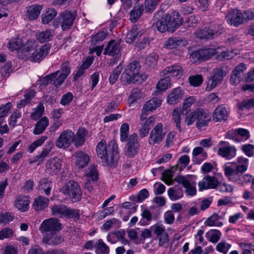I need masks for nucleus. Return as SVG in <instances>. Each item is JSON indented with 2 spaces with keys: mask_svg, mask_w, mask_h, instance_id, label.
<instances>
[{
  "mask_svg": "<svg viewBox=\"0 0 254 254\" xmlns=\"http://www.w3.org/2000/svg\"><path fill=\"white\" fill-rule=\"evenodd\" d=\"M60 70H58L54 73L45 76L41 79V84L44 86L47 85L49 84H52L57 87L60 86V85H56L55 84V83L57 82L56 80L58 78L57 76Z\"/></svg>",
  "mask_w": 254,
  "mask_h": 254,
  "instance_id": "obj_47",
  "label": "nucleus"
},
{
  "mask_svg": "<svg viewBox=\"0 0 254 254\" xmlns=\"http://www.w3.org/2000/svg\"><path fill=\"white\" fill-rule=\"evenodd\" d=\"M192 161L197 164H200L207 157L206 152L201 147L194 148L192 151Z\"/></svg>",
  "mask_w": 254,
  "mask_h": 254,
  "instance_id": "obj_30",
  "label": "nucleus"
},
{
  "mask_svg": "<svg viewBox=\"0 0 254 254\" xmlns=\"http://www.w3.org/2000/svg\"><path fill=\"white\" fill-rule=\"evenodd\" d=\"M139 147L137 135L135 133L131 134L127 140L125 155L128 158L135 157L138 153Z\"/></svg>",
  "mask_w": 254,
  "mask_h": 254,
  "instance_id": "obj_10",
  "label": "nucleus"
},
{
  "mask_svg": "<svg viewBox=\"0 0 254 254\" xmlns=\"http://www.w3.org/2000/svg\"><path fill=\"white\" fill-rule=\"evenodd\" d=\"M218 53L217 49L214 48L200 49L194 51L191 55L190 59L192 62L195 63L199 61L207 60Z\"/></svg>",
  "mask_w": 254,
  "mask_h": 254,
  "instance_id": "obj_12",
  "label": "nucleus"
},
{
  "mask_svg": "<svg viewBox=\"0 0 254 254\" xmlns=\"http://www.w3.org/2000/svg\"><path fill=\"white\" fill-rule=\"evenodd\" d=\"M160 0H144V8L145 12H152L156 8Z\"/></svg>",
  "mask_w": 254,
  "mask_h": 254,
  "instance_id": "obj_54",
  "label": "nucleus"
},
{
  "mask_svg": "<svg viewBox=\"0 0 254 254\" xmlns=\"http://www.w3.org/2000/svg\"><path fill=\"white\" fill-rule=\"evenodd\" d=\"M199 112V108L189 113L185 119V122L188 126L192 125L195 121L197 122V117Z\"/></svg>",
  "mask_w": 254,
  "mask_h": 254,
  "instance_id": "obj_58",
  "label": "nucleus"
},
{
  "mask_svg": "<svg viewBox=\"0 0 254 254\" xmlns=\"http://www.w3.org/2000/svg\"><path fill=\"white\" fill-rule=\"evenodd\" d=\"M189 83L194 87L199 86L203 82V78L200 74L190 76L189 77Z\"/></svg>",
  "mask_w": 254,
  "mask_h": 254,
  "instance_id": "obj_57",
  "label": "nucleus"
},
{
  "mask_svg": "<svg viewBox=\"0 0 254 254\" xmlns=\"http://www.w3.org/2000/svg\"><path fill=\"white\" fill-rule=\"evenodd\" d=\"M49 199L43 196H39L34 199L33 208L36 211L42 210L48 205Z\"/></svg>",
  "mask_w": 254,
  "mask_h": 254,
  "instance_id": "obj_36",
  "label": "nucleus"
},
{
  "mask_svg": "<svg viewBox=\"0 0 254 254\" xmlns=\"http://www.w3.org/2000/svg\"><path fill=\"white\" fill-rule=\"evenodd\" d=\"M141 65L137 61H133L129 64L126 67L124 72L121 76V81L123 84L134 83L142 78L143 75L140 73Z\"/></svg>",
  "mask_w": 254,
  "mask_h": 254,
  "instance_id": "obj_4",
  "label": "nucleus"
},
{
  "mask_svg": "<svg viewBox=\"0 0 254 254\" xmlns=\"http://www.w3.org/2000/svg\"><path fill=\"white\" fill-rule=\"evenodd\" d=\"M228 117V113L225 107L222 105L218 106L214 110L213 114V121L220 122L226 120Z\"/></svg>",
  "mask_w": 254,
  "mask_h": 254,
  "instance_id": "obj_32",
  "label": "nucleus"
},
{
  "mask_svg": "<svg viewBox=\"0 0 254 254\" xmlns=\"http://www.w3.org/2000/svg\"><path fill=\"white\" fill-rule=\"evenodd\" d=\"M120 44L119 42L111 40L104 49V55L118 57L120 55Z\"/></svg>",
  "mask_w": 254,
  "mask_h": 254,
  "instance_id": "obj_21",
  "label": "nucleus"
},
{
  "mask_svg": "<svg viewBox=\"0 0 254 254\" xmlns=\"http://www.w3.org/2000/svg\"><path fill=\"white\" fill-rule=\"evenodd\" d=\"M144 9V8L142 4L134 6L129 13L130 21L133 23L137 21L142 14Z\"/></svg>",
  "mask_w": 254,
  "mask_h": 254,
  "instance_id": "obj_40",
  "label": "nucleus"
},
{
  "mask_svg": "<svg viewBox=\"0 0 254 254\" xmlns=\"http://www.w3.org/2000/svg\"><path fill=\"white\" fill-rule=\"evenodd\" d=\"M75 166L78 169H82L86 167L89 161V156L86 153L82 151H77L75 153Z\"/></svg>",
  "mask_w": 254,
  "mask_h": 254,
  "instance_id": "obj_28",
  "label": "nucleus"
},
{
  "mask_svg": "<svg viewBox=\"0 0 254 254\" xmlns=\"http://www.w3.org/2000/svg\"><path fill=\"white\" fill-rule=\"evenodd\" d=\"M183 71L182 66L179 64H175L166 67L161 72V74L169 78L170 77H174L182 75Z\"/></svg>",
  "mask_w": 254,
  "mask_h": 254,
  "instance_id": "obj_24",
  "label": "nucleus"
},
{
  "mask_svg": "<svg viewBox=\"0 0 254 254\" xmlns=\"http://www.w3.org/2000/svg\"><path fill=\"white\" fill-rule=\"evenodd\" d=\"M92 64L90 60H86L78 68L75 73L73 74V81H76L78 78L83 76L85 70L88 69Z\"/></svg>",
  "mask_w": 254,
  "mask_h": 254,
  "instance_id": "obj_39",
  "label": "nucleus"
},
{
  "mask_svg": "<svg viewBox=\"0 0 254 254\" xmlns=\"http://www.w3.org/2000/svg\"><path fill=\"white\" fill-rule=\"evenodd\" d=\"M238 108L241 111L245 109H250L254 107V98L245 99L239 103L238 105Z\"/></svg>",
  "mask_w": 254,
  "mask_h": 254,
  "instance_id": "obj_55",
  "label": "nucleus"
},
{
  "mask_svg": "<svg viewBox=\"0 0 254 254\" xmlns=\"http://www.w3.org/2000/svg\"><path fill=\"white\" fill-rule=\"evenodd\" d=\"M62 241L63 240L60 237H52L51 235H46L42 239L43 243L49 245L56 246L61 243Z\"/></svg>",
  "mask_w": 254,
  "mask_h": 254,
  "instance_id": "obj_50",
  "label": "nucleus"
},
{
  "mask_svg": "<svg viewBox=\"0 0 254 254\" xmlns=\"http://www.w3.org/2000/svg\"><path fill=\"white\" fill-rule=\"evenodd\" d=\"M62 229L60 221L55 218L44 220L40 225L39 230L43 234L49 232L51 235L56 234Z\"/></svg>",
  "mask_w": 254,
  "mask_h": 254,
  "instance_id": "obj_8",
  "label": "nucleus"
},
{
  "mask_svg": "<svg viewBox=\"0 0 254 254\" xmlns=\"http://www.w3.org/2000/svg\"><path fill=\"white\" fill-rule=\"evenodd\" d=\"M184 117V114L182 111L175 108L174 109L172 113V119L175 123L177 129L180 132L182 131L181 127V120Z\"/></svg>",
  "mask_w": 254,
  "mask_h": 254,
  "instance_id": "obj_48",
  "label": "nucleus"
},
{
  "mask_svg": "<svg viewBox=\"0 0 254 254\" xmlns=\"http://www.w3.org/2000/svg\"><path fill=\"white\" fill-rule=\"evenodd\" d=\"M183 95L184 91L181 87L174 88L168 95L167 102L170 105L176 104L182 100Z\"/></svg>",
  "mask_w": 254,
  "mask_h": 254,
  "instance_id": "obj_26",
  "label": "nucleus"
},
{
  "mask_svg": "<svg viewBox=\"0 0 254 254\" xmlns=\"http://www.w3.org/2000/svg\"><path fill=\"white\" fill-rule=\"evenodd\" d=\"M129 131V125L127 123H124L120 128V140L122 142L127 140Z\"/></svg>",
  "mask_w": 254,
  "mask_h": 254,
  "instance_id": "obj_63",
  "label": "nucleus"
},
{
  "mask_svg": "<svg viewBox=\"0 0 254 254\" xmlns=\"http://www.w3.org/2000/svg\"><path fill=\"white\" fill-rule=\"evenodd\" d=\"M23 43L20 38H11L8 42L7 47L9 50L13 51L20 49L23 46Z\"/></svg>",
  "mask_w": 254,
  "mask_h": 254,
  "instance_id": "obj_52",
  "label": "nucleus"
},
{
  "mask_svg": "<svg viewBox=\"0 0 254 254\" xmlns=\"http://www.w3.org/2000/svg\"><path fill=\"white\" fill-rule=\"evenodd\" d=\"M196 127L198 129L206 127L211 121V117L209 114L202 109L199 108V112L197 117Z\"/></svg>",
  "mask_w": 254,
  "mask_h": 254,
  "instance_id": "obj_25",
  "label": "nucleus"
},
{
  "mask_svg": "<svg viewBox=\"0 0 254 254\" xmlns=\"http://www.w3.org/2000/svg\"><path fill=\"white\" fill-rule=\"evenodd\" d=\"M167 193L169 198L172 201H176L182 198L184 195V192L182 188L178 186L170 188L168 191Z\"/></svg>",
  "mask_w": 254,
  "mask_h": 254,
  "instance_id": "obj_31",
  "label": "nucleus"
},
{
  "mask_svg": "<svg viewBox=\"0 0 254 254\" xmlns=\"http://www.w3.org/2000/svg\"><path fill=\"white\" fill-rule=\"evenodd\" d=\"M221 233L216 229H211L205 234V237L209 242L216 243L220 239Z\"/></svg>",
  "mask_w": 254,
  "mask_h": 254,
  "instance_id": "obj_49",
  "label": "nucleus"
},
{
  "mask_svg": "<svg viewBox=\"0 0 254 254\" xmlns=\"http://www.w3.org/2000/svg\"><path fill=\"white\" fill-rule=\"evenodd\" d=\"M75 134L71 130L63 131L59 136L56 141V146L59 148H68L73 142Z\"/></svg>",
  "mask_w": 254,
  "mask_h": 254,
  "instance_id": "obj_11",
  "label": "nucleus"
},
{
  "mask_svg": "<svg viewBox=\"0 0 254 254\" xmlns=\"http://www.w3.org/2000/svg\"><path fill=\"white\" fill-rule=\"evenodd\" d=\"M51 48L50 44H45L38 50L37 49L33 53L30 57V60L33 62L39 63L43 60L48 54Z\"/></svg>",
  "mask_w": 254,
  "mask_h": 254,
  "instance_id": "obj_15",
  "label": "nucleus"
},
{
  "mask_svg": "<svg viewBox=\"0 0 254 254\" xmlns=\"http://www.w3.org/2000/svg\"><path fill=\"white\" fill-rule=\"evenodd\" d=\"M54 36V33L50 29H46L45 31L37 32L36 34L37 40L41 43L51 41Z\"/></svg>",
  "mask_w": 254,
  "mask_h": 254,
  "instance_id": "obj_33",
  "label": "nucleus"
},
{
  "mask_svg": "<svg viewBox=\"0 0 254 254\" xmlns=\"http://www.w3.org/2000/svg\"><path fill=\"white\" fill-rule=\"evenodd\" d=\"M29 198L30 197L27 195H19L14 201V205L19 210L22 212L26 211L29 209Z\"/></svg>",
  "mask_w": 254,
  "mask_h": 254,
  "instance_id": "obj_27",
  "label": "nucleus"
},
{
  "mask_svg": "<svg viewBox=\"0 0 254 254\" xmlns=\"http://www.w3.org/2000/svg\"><path fill=\"white\" fill-rule=\"evenodd\" d=\"M217 153L223 158L231 159L236 155V149L233 146L226 145L219 147Z\"/></svg>",
  "mask_w": 254,
  "mask_h": 254,
  "instance_id": "obj_29",
  "label": "nucleus"
},
{
  "mask_svg": "<svg viewBox=\"0 0 254 254\" xmlns=\"http://www.w3.org/2000/svg\"><path fill=\"white\" fill-rule=\"evenodd\" d=\"M166 134L163 131V126L161 123H158L151 130L149 137V144L154 145L161 142Z\"/></svg>",
  "mask_w": 254,
  "mask_h": 254,
  "instance_id": "obj_13",
  "label": "nucleus"
},
{
  "mask_svg": "<svg viewBox=\"0 0 254 254\" xmlns=\"http://www.w3.org/2000/svg\"><path fill=\"white\" fill-rule=\"evenodd\" d=\"M158 56L155 53H152L147 57L145 65L146 67L148 68H154L157 65Z\"/></svg>",
  "mask_w": 254,
  "mask_h": 254,
  "instance_id": "obj_51",
  "label": "nucleus"
},
{
  "mask_svg": "<svg viewBox=\"0 0 254 254\" xmlns=\"http://www.w3.org/2000/svg\"><path fill=\"white\" fill-rule=\"evenodd\" d=\"M222 218L223 217L222 216L219 215L217 213H213L211 216L207 218L204 222V225L210 227H221L223 226V223L222 222L219 221V220Z\"/></svg>",
  "mask_w": 254,
  "mask_h": 254,
  "instance_id": "obj_38",
  "label": "nucleus"
},
{
  "mask_svg": "<svg viewBox=\"0 0 254 254\" xmlns=\"http://www.w3.org/2000/svg\"><path fill=\"white\" fill-rule=\"evenodd\" d=\"M247 69V65L244 63H241L237 65L231 73L230 82L232 85L238 84L241 79L244 71Z\"/></svg>",
  "mask_w": 254,
  "mask_h": 254,
  "instance_id": "obj_20",
  "label": "nucleus"
},
{
  "mask_svg": "<svg viewBox=\"0 0 254 254\" xmlns=\"http://www.w3.org/2000/svg\"><path fill=\"white\" fill-rule=\"evenodd\" d=\"M192 175L177 176L175 178V181L182 184L186 189V192L189 195L193 196L196 194V183L191 181Z\"/></svg>",
  "mask_w": 254,
  "mask_h": 254,
  "instance_id": "obj_9",
  "label": "nucleus"
},
{
  "mask_svg": "<svg viewBox=\"0 0 254 254\" xmlns=\"http://www.w3.org/2000/svg\"><path fill=\"white\" fill-rule=\"evenodd\" d=\"M61 72L58 73L57 82L55 83L56 85H61L64 80L70 74L71 72V66L70 63L67 61L63 62L61 66Z\"/></svg>",
  "mask_w": 254,
  "mask_h": 254,
  "instance_id": "obj_23",
  "label": "nucleus"
},
{
  "mask_svg": "<svg viewBox=\"0 0 254 254\" xmlns=\"http://www.w3.org/2000/svg\"><path fill=\"white\" fill-rule=\"evenodd\" d=\"M225 75V72L222 68L214 69L212 75L208 80L206 89L209 91L215 88L218 83L222 81Z\"/></svg>",
  "mask_w": 254,
  "mask_h": 254,
  "instance_id": "obj_14",
  "label": "nucleus"
},
{
  "mask_svg": "<svg viewBox=\"0 0 254 254\" xmlns=\"http://www.w3.org/2000/svg\"><path fill=\"white\" fill-rule=\"evenodd\" d=\"M64 195L71 198L72 202L79 201L82 196V191L77 182L69 181L61 190Z\"/></svg>",
  "mask_w": 254,
  "mask_h": 254,
  "instance_id": "obj_6",
  "label": "nucleus"
},
{
  "mask_svg": "<svg viewBox=\"0 0 254 254\" xmlns=\"http://www.w3.org/2000/svg\"><path fill=\"white\" fill-rule=\"evenodd\" d=\"M154 233L157 236H161L163 234L165 233V229L163 225L156 224L150 227Z\"/></svg>",
  "mask_w": 254,
  "mask_h": 254,
  "instance_id": "obj_64",
  "label": "nucleus"
},
{
  "mask_svg": "<svg viewBox=\"0 0 254 254\" xmlns=\"http://www.w3.org/2000/svg\"><path fill=\"white\" fill-rule=\"evenodd\" d=\"M52 185V181L48 178L41 179L39 182V190H43L47 195L50 194L51 187Z\"/></svg>",
  "mask_w": 254,
  "mask_h": 254,
  "instance_id": "obj_44",
  "label": "nucleus"
},
{
  "mask_svg": "<svg viewBox=\"0 0 254 254\" xmlns=\"http://www.w3.org/2000/svg\"><path fill=\"white\" fill-rule=\"evenodd\" d=\"M187 40L176 37H171L168 39L164 44V48L168 49H177L184 47L188 44Z\"/></svg>",
  "mask_w": 254,
  "mask_h": 254,
  "instance_id": "obj_22",
  "label": "nucleus"
},
{
  "mask_svg": "<svg viewBox=\"0 0 254 254\" xmlns=\"http://www.w3.org/2000/svg\"><path fill=\"white\" fill-rule=\"evenodd\" d=\"M231 247V244L226 243L225 241H221L216 245V250L220 253L226 254Z\"/></svg>",
  "mask_w": 254,
  "mask_h": 254,
  "instance_id": "obj_61",
  "label": "nucleus"
},
{
  "mask_svg": "<svg viewBox=\"0 0 254 254\" xmlns=\"http://www.w3.org/2000/svg\"><path fill=\"white\" fill-rule=\"evenodd\" d=\"M57 14V12L55 9H49L44 14L42 15V23L44 24H48L55 18Z\"/></svg>",
  "mask_w": 254,
  "mask_h": 254,
  "instance_id": "obj_53",
  "label": "nucleus"
},
{
  "mask_svg": "<svg viewBox=\"0 0 254 254\" xmlns=\"http://www.w3.org/2000/svg\"><path fill=\"white\" fill-rule=\"evenodd\" d=\"M226 19L229 24L236 27L244 21L243 14L240 10L238 9H234L230 11L226 16Z\"/></svg>",
  "mask_w": 254,
  "mask_h": 254,
  "instance_id": "obj_19",
  "label": "nucleus"
},
{
  "mask_svg": "<svg viewBox=\"0 0 254 254\" xmlns=\"http://www.w3.org/2000/svg\"><path fill=\"white\" fill-rule=\"evenodd\" d=\"M96 254H109L110 253V248L103 241L102 239H99L96 242L95 245Z\"/></svg>",
  "mask_w": 254,
  "mask_h": 254,
  "instance_id": "obj_45",
  "label": "nucleus"
},
{
  "mask_svg": "<svg viewBox=\"0 0 254 254\" xmlns=\"http://www.w3.org/2000/svg\"><path fill=\"white\" fill-rule=\"evenodd\" d=\"M141 35V31H139L137 27L134 25L127 33L126 36V42L127 43L131 44L140 37Z\"/></svg>",
  "mask_w": 254,
  "mask_h": 254,
  "instance_id": "obj_42",
  "label": "nucleus"
},
{
  "mask_svg": "<svg viewBox=\"0 0 254 254\" xmlns=\"http://www.w3.org/2000/svg\"><path fill=\"white\" fill-rule=\"evenodd\" d=\"M96 152L99 162L104 166L115 168L118 164L120 159L118 145L114 141L107 144L102 139L96 146Z\"/></svg>",
  "mask_w": 254,
  "mask_h": 254,
  "instance_id": "obj_2",
  "label": "nucleus"
},
{
  "mask_svg": "<svg viewBox=\"0 0 254 254\" xmlns=\"http://www.w3.org/2000/svg\"><path fill=\"white\" fill-rule=\"evenodd\" d=\"M87 134L88 131L85 128H79L75 135L73 140L74 146L76 147L81 146L85 142V137Z\"/></svg>",
  "mask_w": 254,
  "mask_h": 254,
  "instance_id": "obj_34",
  "label": "nucleus"
},
{
  "mask_svg": "<svg viewBox=\"0 0 254 254\" xmlns=\"http://www.w3.org/2000/svg\"><path fill=\"white\" fill-rule=\"evenodd\" d=\"M141 216L143 220H141L139 222L141 225H148L152 219V216L150 211L147 209L142 212Z\"/></svg>",
  "mask_w": 254,
  "mask_h": 254,
  "instance_id": "obj_62",
  "label": "nucleus"
},
{
  "mask_svg": "<svg viewBox=\"0 0 254 254\" xmlns=\"http://www.w3.org/2000/svg\"><path fill=\"white\" fill-rule=\"evenodd\" d=\"M76 17L75 11L64 10L58 16L56 20L63 31H67L73 26Z\"/></svg>",
  "mask_w": 254,
  "mask_h": 254,
  "instance_id": "obj_7",
  "label": "nucleus"
},
{
  "mask_svg": "<svg viewBox=\"0 0 254 254\" xmlns=\"http://www.w3.org/2000/svg\"><path fill=\"white\" fill-rule=\"evenodd\" d=\"M42 9V6L41 5L33 4L27 8L26 16L30 20L36 19L40 15Z\"/></svg>",
  "mask_w": 254,
  "mask_h": 254,
  "instance_id": "obj_37",
  "label": "nucleus"
},
{
  "mask_svg": "<svg viewBox=\"0 0 254 254\" xmlns=\"http://www.w3.org/2000/svg\"><path fill=\"white\" fill-rule=\"evenodd\" d=\"M122 67L120 65L117 66L113 71L109 77V82L111 84H114L119 78L122 71Z\"/></svg>",
  "mask_w": 254,
  "mask_h": 254,
  "instance_id": "obj_59",
  "label": "nucleus"
},
{
  "mask_svg": "<svg viewBox=\"0 0 254 254\" xmlns=\"http://www.w3.org/2000/svg\"><path fill=\"white\" fill-rule=\"evenodd\" d=\"M183 18L178 12H174L172 15L164 14L156 22L157 30L163 33L166 31L174 32L183 23Z\"/></svg>",
  "mask_w": 254,
  "mask_h": 254,
  "instance_id": "obj_3",
  "label": "nucleus"
},
{
  "mask_svg": "<svg viewBox=\"0 0 254 254\" xmlns=\"http://www.w3.org/2000/svg\"><path fill=\"white\" fill-rule=\"evenodd\" d=\"M51 151V148L44 147L41 153L33 158L29 159V162L30 164L37 163L38 165L42 163L44 159L48 156Z\"/></svg>",
  "mask_w": 254,
  "mask_h": 254,
  "instance_id": "obj_41",
  "label": "nucleus"
},
{
  "mask_svg": "<svg viewBox=\"0 0 254 254\" xmlns=\"http://www.w3.org/2000/svg\"><path fill=\"white\" fill-rule=\"evenodd\" d=\"M62 162L57 157L50 159L46 163L45 172L51 175H56L61 170Z\"/></svg>",
  "mask_w": 254,
  "mask_h": 254,
  "instance_id": "obj_16",
  "label": "nucleus"
},
{
  "mask_svg": "<svg viewBox=\"0 0 254 254\" xmlns=\"http://www.w3.org/2000/svg\"><path fill=\"white\" fill-rule=\"evenodd\" d=\"M218 185V181L216 177L207 175L198 183V186L199 190L202 191L204 190L216 189Z\"/></svg>",
  "mask_w": 254,
  "mask_h": 254,
  "instance_id": "obj_18",
  "label": "nucleus"
},
{
  "mask_svg": "<svg viewBox=\"0 0 254 254\" xmlns=\"http://www.w3.org/2000/svg\"><path fill=\"white\" fill-rule=\"evenodd\" d=\"M222 31L221 27H219L217 30H213L209 27H204L203 29L197 30L194 34L197 38L200 39H208L213 38L220 34Z\"/></svg>",
  "mask_w": 254,
  "mask_h": 254,
  "instance_id": "obj_17",
  "label": "nucleus"
},
{
  "mask_svg": "<svg viewBox=\"0 0 254 254\" xmlns=\"http://www.w3.org/2000/svg\"><path fill=\"white\" fill-rule=\"evenodd\" d=\"M49 124V120L46 117L42 118L35 125L33 133L35 135L42 133Z\"/></svg>",
  "mask_w": 254,
  "mask_h": 254,
  "instance_id": "obj_35",
  "label": "nucleus"
},
{
  "mask_svg": "<svg viewBox=\"0 0 254 254\" xmlns=\"http://www.w3.org/2000/svg\"><path fill=\"white\" fill-rule=\"evenodd\" d=\"M52 214L59 218L66 217L78 220L79 213L78 210L67 207L64 204L54 205L51 207Z\"/></svg>",
  "mask_w": 254,
  "mask_h": 254,
  "instance_id": "obj_5",
  "label": "nucleus"
},
{
  "mask_svg": "<svg viewBox=\"0 0 254 254\" xmlns=\"http://www.w3.org/2000/svg\"><path fill=\"white\" fill-rule=\"evenodd\" d=\"M248 159L242 156L237 158V162L228 163L224 167V175L227 179L240 186L252 182L251 189L254 191V178L248 174L244 173L248 167Z\"/></svg>",
  "mask_w": 254,
  "mask_h": 254,
  "instance_id": "obj_1",
  "label": "nucleus"
},
{
  "mask_svg": "<svg viewBox=\"0 0 254 254\" xmlns=\"http://www.w3.org/2000/svg\"><path fill=\"white\" fill-rule=\"evenodd\" d=\"M162 100L158 97H154L148 101L143 106V110L152 111L158 108L162 103Z\"/></svg>",
  "mask_w": 254,
  "mask_h": 254,
  "instance_id": "obj_43",
  "label": "nucleus"
},
{
  "mask_svg": "<svg viewBox=\"0 0 254 254\" xmlns=\"http://www.w3.org/2000/svg\"><path fill=\"white\" fill-rule=\"evenodd\" d=\"M107 34L103 31H100L92 36L91 42L92 45H96L105 39Z\"/></svg>",
  "mask_w": 254,
  "mask_h": 254,
  "instance_id": "obj_60",
  "label": "nucleus"
},
{
  "mask_svg": "<svg viewBox=\"0 0 254 254\" xmlns=\"http://www.w3.org/2000/svg\"><path fill=\"white\" fill-rule=\"evenodd\" d=\"M47 139V136H41L40 138L35 140L29 145L27 151L30 153H32L38 147L41 146Z\"/></svg>",
  "mask_w": 254,
  "mask_h": 254,
  "instance_id": "obj_56",
  "label": "nucleus"
},
{
  "mask_svg": "<svg viewBox=\"0 0 254 254\" xmlns=\"http://www.w3.org/2000/svg\"><path fill=\"white\" fill-rule=\"evenodd\" d=\"M170 84V80L167 76L161 79L156 84L155 93L157 94H160L167 89Z\"/></svg>",
  "mask_w": 254,
  "mask_h": 254,
  "instance_id": "obj_46",
  "label": "nucleus"
}]
</instances>
